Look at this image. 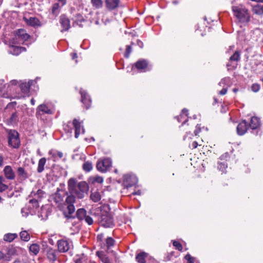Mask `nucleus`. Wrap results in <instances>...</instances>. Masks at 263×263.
Segmentation results:
<instances>
[{
	"instance_id": "f257e3e1",
	"label": "nucleus",
	"mask_w": 263,
	"mask_h": 263,
	"mask_svg": "<svg viewBox=\"0 0 263 263\" xmlns=\"http://www.w3.org/2000/svg\"><path fill=\"white\" fill-rule=\"evenodd\" d=\"M68 196L65 201L63 202L64 210L63 212L65 216L67 218H71V214L75 211V208L73 203L75 202L76 199L74 196V194H72Z\"/></svg>"
},
{
	"instance_id": "f03ea898",
	"label": "nucleus",
	"mask_w": 263,
	"mask_h": 263,
	"mask_svg": "<svg viewBox=\"0 0 263 263\" xmlns=\"http://www.w3.org/2000/svg\"><path fill=\"white\" fill-rule=\"evenodd\" d=\"M232 10L235 15L240 22H248L250 20V15L248 10L246 9L242 5H239L237 6H233Z\"/></svg>"
},
{
	"instance_id": "7ed1b4c3",
	"label": "nucleus",
	"mask_w": 263,
	"mask_h": 263,
	"mask_svg": "<svg viewBox=\"0 0 263 263\" xmlns=\"http://www.w3.org/2000/svg\"><path fill=\"white\" fill-rule=\"evenodd\" d=\"M98 220L100 224L104 228H112L114 226L112 217L110 213L105 211L101 212Z\"/></svg>"
},
{
	"instance_id": "20e7f679",
	"label": "nucleus",
	"mask_w": 263,
	"mask_h": 263,
	"mask_svg": "<svg viewBox=\"0 0 263 263\" xmlns=\"http://www.w3.org/2000/svg\"><path fill=\"white\" fill-rule=\"evenodd\" d=\"M29 37L30 35L27 33L25 30L19 29L14 32V37L12 40V43L14 44H23Z\"/></svg>"
},
{
	"instance_id": "39448f33",
	"label": "nucleus",
	"mask_w": 263,
	"mask_h": 263,
	"mask_svg": "<svg viewBox=\"0 0 263 263\" xmlns=\"http://www.w3.org/2000/svg\"><path fill=\"white\" fill-rule=\"evenodd\" d=\"M88 190L87 183L85 181H81L78 183L77 187L71 194H74L78 198L82 199L88 194Z\"/></svg>"
},
{
	"instance_id": "423d86ee",
	"label": "nucleus",
	"mask_w": 263,
	"mask_h": 263,
	"mask_svg": "<svg viewBox=\"0 0 263 263\" xmlns=\"http://www.w3.org/2000/svg\"><path fill=\"white\" fill-rule=\"evenodd\" d=\"M112 161L110 158L100 159L97 163V170L101 172H106L111 167Z\"/></svg>"
},
{
	"instance_id": "0eeeda50",
	"label": "nucleus",
	"mask_w": 263,
	"mask_h": 263,
	"mask_svg": "<svg viewBox=\"0 0 263 263\" xmlns=\"http://www.w3.org/2000/svg\"><path fill=\"white\" fill-rule=\"evenodd\" d=\"M8 143L9 145L13 148L18 147L20 141L18 137V133L15 130H10L8 132Z\"/></svg>"
},
{
	"instance_id": "6e6552de",
	"label": "nucleus",
	"mask_w": 263,
	"mask_h": 263,
	"mask_svg": "<svg viewBox=\"0 0 263 263\" xmlns=\"http://www.w3.org/2000/svg\"><path fill=\"white\" fill-rule=\"evenodd\" d=\"M72 246V242L68 239H62L57 242L58 251L60 253L67 252Z\"/></svg>"
},
{
	"instance_id": "1a4fd4ad",
	"label": "nucleus",
	"mask_w": 263,
	"mask_h": 263,
	"mask_svg": "<svg viewBox=\"0 0 263 263\" xmlns=\"http://www.w3.org/2000/svg\"><path fill=\"white\" fill-rule=\"evenodd\" d=\"M54 110L49 107L46 104L40 105L36 108V116L37 118L44 114L51 115L53 114Z\"/></svg>"
},
{
	"instance_id": "9d476101",
	"label": "nucleus",
	"mask_w": 263,
	"mask_h": 263,
	"mask_svg": "<svg viewBox=\"0 0 263 263\" xmlns=\"http://www.w3.org/2000/svg\"><path fill=\"white\" fill-rule=\"evenodd\" d=\"M83 122H80L77 119H74L72 121L73 126L75 129L76 138H78L81 134H84L85 130L82 125Z\"/></svg>"
},
{
	"instance_id": "9b49d317",
	"label": "nucleus",
	"mask_w": 263,
	"mask_h": 263,
	"mask_svg": "<svg viewBox=\"0 0 263 263\" xmlns=\"http://www.w3.org/2000/svg\"><path fill=\"white\" fill-rule=\"evenodd\" d=\"M137 182V179L134 175H125L123 177V184L126 188L133 186Z\"/></svg>"
},
{
	"instance_id": "f8f14e48",
	"label": "nucleus",
	"mask_w": 263,
	"mask_h": 263,
	"mask_svg": "<svg viewBox=\"0 0 263 263\" xmlns=\"http://www.w3.org/2000/svg\"><path fill=\"white\" fill-rule=\"evenodd\" d=\"M60 23L63 28L61 30L62 32L67 31L70 28V20L64 14H62L60 16Z\"/></svg>"
},
{
	"instance_id": "ddd939ff",
	"label": "nucleus",
	"mask_w": 263,
	"mask_h": 263,
	"mask_svg": "<svg viewBox=\"0 0 263 263\" xmlns=\"http://www.w3.org/2000/svg\"><path fill=\"white\" fill-rule=\"evenodd\" d=\"M3 172L5 178L8 180H14L15 178V174L10 165H6L4 167Z\"/></svg>"
},
{
	"instance_id": "4468645a",
	"label": "nucleus",
	"mask_w": 263,
	"mask_h": 263,
	"mask_svg": "<svg viewBox=\"0 0 263 263\" xmlns=\"http://www.w3.org/2000/svg\"><path fill=\"white\" fill-rule=\"evenodd\" d=\"M248 129V125L245 120L238 124L237 127V133L240 136L243 135Z\"/></svg>"
},
{
	"instance_id": "2eb2a0df",
	"label": "nucleus",
	"mask_w": 263,
	"mask_h": 263,
	"mask_svg": "<svg viewBox=\"0 0 263 263\" xmlns=\"http://www.w3.org/2000/svg\"><path fill=\"white\" fill-rule=\"evenodd\" d=\"M17 175L20 179L23 180H26L31 175L23 167L21 166L17 168Z\"/></svg>"
},
{
	"instance_id": "dca6fc26",
	"label": "nucleus",
	"mask_w": 263,
	"mask_h": 263,
	"mask_svg": "<svg viewBox=\"0 0 263 263\" xmlns=\"http://www.w3.org/2000/svg\"><path fill=\"white\" fill-rule=\"evenodd\" d=\"M54 201L58 204V206L61 210H64V207L63 205L64 202V196L61 194L60 193H57L53 197Z\"/></svg>"
},
{
	"instance_id": "f3484780",
	"label": "nucleus",
	"mask_w": 263,
	"mask_h": 263,
	"mask_svg": "<svg viewBox=\"0 0 263 263\" xmlns=\"http://www.w3.org/2000/svg\"><path fill=\"white\" fill-rule=\"evenodd\" d=\"M81 95V101L85 105L86 108L88 109L90 106L91 100L89 96L84 90H80Z\"/></svg>"
},
{
	"instance_id": "a211bd4d",
	"label": "nucleus",
	"mask_w": 263,
	"mask_h": 263,
	"mask_svg": "<svg viewBox=\"0 0 263 263\" xmlns=\"http://www.w3.org/2000/svg\"><path fill=\"white\" fill-rule=\"evenodd\" d=\"M106 8L112 10L118 7L120 0H105Z\"/></svg>"
},
{
	"instance_id": "6ab92c4d",
	"label": "nucleus",
	"mask_w": 263,
	"mask_h": 263,
	"mask_svg": "<svg viewBox=\"0 0 263 263\" xmlns=\"http://www.w3.org/2000/svg\"><path fill=\"white\" fill-rule=\"evenodd\" d=\"M46 255L50 261H54L57 259L58 252L52 248H50L48 249Z\"/></svg>"
},
{
	"instance_id": "aec40b11",
	"label": "nucleus",
	"mask_w": 263,
	"mask_h": 263,
	"mask_svg": "<svg viewBox=\"0 0 263 263\" xmlns=\"http://www.w3.org/2000/svg\"><path fill=\"white\" fill-rule=\"evenodd\" d=\"M26 51V48L23 47L12 46L10 47L9 52L13 55H17L23 51Z\"/></svg>"
},
{
	"instance_id": "412c9836",
	"label": "nucleus",
	"mask_w": 263,
	"mask_h": 263,
	"mask_svg": "<svg viewBox=\"0 0 263 263\" xmlns=\"http://www.w3.org/2000/svg\"><path fill=\"white\" fill-rule=\"evenodd\" d=\"M148 65L147 62L145 60H140L135 63V67L139 70H145Z\"/></svg>"
},
{
	"instance_id": "4be33fe9",
	"label": "nucleus",
	"mask_w": 263,
	"mask_h": 263,
	"mask_svg": "<svg viewBox=\"0 0 263 263\" xmlns=\"http://www.w3.org/2000/svg\"><path fill=\"white\" fill-rule=\"evenodd\" d=\"M33 82V81L30 80L28 83H22L20 85V88L22 92L24 94H27L29 92L30 87Z\"/></svg>"
},
{
	"instance_id": "5701e85b",
	"label": "nucleus",
	"mask_w": 263,
	"mask_h": 263,
	"mask_svg": "<svg viewBox=\"0 0 263 263\" xmlns=\"http://www.w3.org/2000/svg\"><path fill=\"white\" fill-rule=\"evenodd\" d=\"M260 126L259 119L256 117H253L250 121V127L252 129H257Z\"/></svg>"
},
{
	"instance_id": "b1692460",
	"label": "nucleus",
	"mask_w": 263,
	"mask_h": 263,
	"mask_svg": "<svg viewBox=\"0 0 263 263\" xmlns=\"http://www.w3.org/2000/svg\"><path fill=\"white\" fill-rule=\"evenodd\" d=\"M46 163V159L44 157L42 158L39 161L37 172L39 173H42L44 170V166Z\"/></svg>"
},
{
	"instance_id": "393cba45",
	"label": "nucleus",
	"mask_w": 263,
	"mask_h": 263,
	"mask_svg": "<svg viewBox=\"0 0 263 263\" xmlns=\"http://www.w3.org/2000/svg\"><path fill=\"white\" fill-rule=\"evenodd\" d=\"M17 237L16 233H7L4 235V240L7 242H11Z\"/></svg>"
},
{
	"instance_id": "a878e982",
	"label": "nucleus",
	"mask_w": 263,
	"mask_h": 263,
	"mask_svg": "<svg viewBox=\"0 0 263 263\" xmlns=\"http://www.w3.org/2000/svg\"><path fill=\"white\" fill-rule=\"evenodd\" d=\"M147 256V254L143 252L137 254L136 259L138 263H145V258Z\"/></svg>"
},
{
	"instance_id": "bb28decb",
	"label": "nucleus",
	"mask_w": 263,
	"mask_h": 263,
	"mask_svg": "<svg viewBox=\"0 0 263 263\" xmlns=\"http://www.w3.org/2000/svg\"><path fill=\"white\" fill-rule=\"evenodd\" d=\"M77 181L74 178H70L68 182V190L71 194L73 191L77 187L76 185Z\"/></svg>"
},
{
	"instance_id": "cd10ccee",
	"label": "nucleus",
	"mask_w": 263,
	"mask_h": 263,
	"mask_svg": "<svg viewBox=\"0 0 263 263\" xmlns=\"http://www.w3.org/2000/svg\"><path fill=\"white\" fill-rule=\"evenodd\" d=\"M252 11L254 13L261 15L263 14V5H256L253 7Z\"/></svg>"
},
{
	"instance_id": "c85d7f7f",
	"label": "nucleus",
	"mask_w": 263,
	"mask_h": 263,
	"mask_svg": "<svg viewBox=\"0 0 263 263\" xmlns=\"http://www.w3.org/2000/svg\"><path fill=\"white\" fill-rule=\"evenodd\" d=\"M60 12V6L58 3H54L51 8V13L53 15L57 16Z\"/></svg>"
},
{
	"instance_id": "c756f323",
	"label": "nucleus",
	"mask_w": 263,
	"mask_h": 263,
	"mask_svg": "<svg viewBox=\"0 0 263 263\" xmlns=\"http://www.w3.org/2000/svg\"><path fill=\"white\" fill-rule=\"evenodd\" d=\"M86 211L84 209H79L77 211V217L79 220H84L87 215Z\"/></svg>"
},
{
	"instance_id": "7c9ffc66",
	"label": "nucleus",
	"mask_w": 263,
	"mask_h": 263,
	"mask_svg": "<svg viewBox=\"0 0 263 263\" xmlns=\"http://www.w3.org/2000/svg\"><path fill=\"white\" fill-rule=\"evenodd\" d=\"M40 250V246L37 243L32 244L29 247V251L33 255H37Z\"/></svg>"
},
{
	"instance_id": "2f4dec72",
	"label": "nucleus",
	"mask_w": 263,
	"mask_h": 263,
	"mask_svg": "<svg viewBox=\"0 0 263 263\" xmlns=\"http://www.w3.org/2000/svg\"><path fill=\"white\" fill-rule=\"evenodd\" d=\"M76 263H88V259L86 255L81 254L78 255L75 260Z\"/></svg>"
},
{
	"instance_id": "473e14b6",
	"label": "nucleus",
	"mask_w": 263,
	"mask_h": 263,
	"mask_svg": "<svg viewBox=\"0 0 263 263\" xmlns=\"http://www.w3.org/2000/svg\"><path fill=\"white\" fill-rule=\"evenodd\" d=\"M103 182V178L101 176H92L89 179V182L91 183H95L96 182L101 183Z\"/></svg>"
},
{
	"instance_id": "72a5a7b5",
	"label": "nucleus",
	"mask_w": 263,
	"mask_h": 263,
	"mask_svg": "<svg viewBox=\"0 0 263 263\" xmlns=\"http://www.w3.org/2000/svg\"><path fill=\"white\" fill-rule=\"evenodd\" d=\"M73 124L72 122L70 121L68 122L66 124L63 125V129L66 133H69L70 134L72 133L73 130Z\"/></svg>"
},
{
	"instance_id": "f704fd0d",
	"label": "nucleus",
	"mask_w": 263,
	"mask_h": 263,
	"mask_svg": "<svg viewBox=\"0 0 263 263\" xmlns=\"http://www.w3.org/2000/svg\"><path fill=\"white\" fill-rule=\"evenodd\" d=\"M97 255L103 263H111L108 257L102 252H97Z\"/></svg>"
},
{
	"instance_id": "c9c22d12",
	"label": "nucleus",
	"mask_w": 263,
	"mask_h": 263,
	"mask_svg": "<svg viewBox=\"0 0 263 263\" xmlns=\"http://www.w3.org/2000/svg\"><path fill=\"white\" fill-rule=\"evenodd\" d=\"M90 197V199L95 202H97L101 199L100 194L97 191L91 193Z\"/></svg>"
},
{
	"instance_id": "e433bc0d",
	"label": "nucleus",
	"mask_w": 263,
	"mask_h": 263,
	"mask_svg": "<svg viewBox=\"0 0 263 263\" xmlns=\"http://www.w3.org/2000/svg\"><path fill=\"white\" fill-rule=\"evenodd\" d=\"M115 240L111 237H108L105 240V244L107 249H109L111 247L115 245Z\"/></svg>"
},
{
	"instance_id": "4c0bfd02",
	"label": "nucleus",
	"mask_w": 263,
	"mask_h": 263,
	"mask_svg": "<svg viewBox=\"0 0 263 263\" xmlns=\"http://www.w3.org/2000/svg\"><path fill=\"white\" fill-rule=\"evenodd\" d=\"M18 120V116L16 112H13L10 119L8 120V124H13L16 123Z\"/></svg>"
},
{
	"instance_id": "58836bf2",
	"label": "nucleus",
	"mask_w": 263,
	"mask_h": 263,
	"mask_svg": "<svg viewBox=\"0 0 263 263\" xmlns=\"http://www.w3.org/2000/svg\"><path fill=\"white\" fill-rule=\"evenodd\" d=\"M83 169L86 172H90L92 169V163L90 161H86L83 164Z\"/></svg>"
},
{
	"instance_id": "ea45409f",
	"label": "nucleus",
	"mask_w": 263,
	"mask_h": 263,
	"mask_svg": "<svg viewBox=\"0 0 263 263\" xmlns=\"http://www.w3.org/2000/svg\"><path fill=\"white\" fill-rule=\"evenodd\" d=\"M49 155H52V157L54 159H55L57 158H61L63 156L62 152L55 151H50L49 152Z\"/></svg>"
},
{
	"instance_id": "a19ab883",
	"label": "nucleus",
	"mask_w": 263,
	"mask_h": 263,
	"mask_svg": "<svg viewBox=\"0 0 263 263\" xmlns=\"http://www.w3.org/2000/svg\"><path fill=\"white\" fill-rule=\"evenodd\" d=\"M91 3L93 7L97 9L101 8L103 6L102 0H91Z\"/></svg>"
},
{
	"instance_id": "79ce46f5",
	"label": "nucleus",
	"mask_w": 263,
	"mask_h": 263,
	"mask_svg": "<svg viewBox=\"0 0 263 263\" xmlns=\"http://www.w3.org/2000/svg\"><path fill=\"white\" fill-rule=\"evenodd\" d=\"M21 239L25 241H28L30 239V235L26 231H22L20 233Z\"/></svg>"
},
{
	"instance_id": "37998d69",
	"label": "nucleus",
	"mask_w": 263,
	"mask_h": 263,
	"mask_svg": "<svg viewBox=\"0 0 263 263\" xmlns=\"http://www.w3.org/2000/svg\"><path fill=\"white\" fill-rule=\"evenodd\" d=\"M240 59V53L238 51H236L234 53L230 58V62H237Z\"/></svg>"
},
{
	"instance_id": "c03bdc74",
	"label": "nucleus",
	"mask_w": 263,
	"mask_h": 263,
	"mask_svg": "<svg viewBox=\"0 0 263 263\" xmlns=\"http://www.w3.org/2000/svg\"><path fill=\"white\" fill-rule=\"evenodd\" d=\"M39 20L35 17H30L28 20V23L32 26H35L38 24Z\"/></svg>"
},
{
	"instance_id": "a18cd8bd",
	"label": "nucleus",
	"mask_w": 263,
	"mask_h": 263,
	"mask_svg": "<svg viewBox=\"0 0 263 263\" xmlns=\"http://www.w3.org/2000/svg\"><path fill=\"white\" fill-rule=\"evenodd\" d=\"M187 112H188V110L187 109H182V113L180 114L179 117H177V120H178V122H181L182 118H183L184 117H186L187 116V115H188Z\"/></svg>"
},
{
	"instance_id": "49530a36",
	"label": "nucleus",
	"mask_w": 263,
	"mask_h": 263,
	"mask_svg": "<svg viewBox=\"0 0 263 263\" xmlns=\"http://www.w3.org/2000/svg\"><path fill=\"white\" fill-rule=\"evenodd\" d=\"M132 49L130 46L127 45L126 47V51L124 53V57L126 58H128L129 57L130 53L132 52Z\"/></svg>"
},
{
	"instance_id": "de8ad7c7",
	"label": "nucleus",
	"mask_w": 263,
	"mask_h": 263,
	"mask_svg": "<svg viewBox=\"0 0 263 263\" xmlns=\"http://www.w3.org/2000/svg\"><path fill=\"white\" fill-rule=\"evenodd\" d=\"M173 244V246L179 251H181L182 250V246L179 242L174 240Z\"/></svg>"
},
{
	"instance_id": "09e8293b",
	"label": "nucleus",
	"mask_w": 263,
	"mask_h": 263,
	"mask_svg": "<svg viewBox=\"0 0 263 263\" xmlns=\"http://www.w3.org/2000/svg\"><path fill=\"white\" fill-rule=\"evenodd\" d=\"M252 90L255 92H258L260 89V85L258 84H253L251 86Z\"/></svg>"
},
{
	"instance_id": "8fccbe9b",
	"label": "nucleus",
	"mask_w": 263,
	"mask_h": 263,
	"mask_svg": "<svg viewBox=\"0 0 263 263\" xmlns=\"http://www.w3.org/2000/svg\"><path fill=\"white\" fill-rule=\"evenodd\" d=\"M84 220L85 221L86 223H87L89 225H91L93 223V220L92 218L88 215H86Z\"/></svg>"
},
{
	"instance_id": "3c124183",
	"label": "nucleus",
	"mask_w": 263,
	"mask_h": 263,
	"mask_svg": "<svg viewBox=\"0 0 263 263\" xmlns=\"http://www.w3.org/2000/svg\"><path fill=\"white\" fill-rule=\"evenodd\" d=\"M185 258L187 261V263H194V259L190 254L186 255Z\"/></svg>"
},
{
	"instance_id": "603ef678",
	"label": "nucleus",
	"mask_w": 263,
	"mask_h": 263,
	"mask_svg": "<svg viewBox=\"0 0 263 263\" xmlns=\"http://www.w3.org/2000/svg\"><path fill=\"white\" fill-rule=\"evenodd\" d=\"M103 238H104V234L103 233L99 234L97 235V239L100 242H101L103 241Z\"/></svg>"
},
{
	"instance_id": "864d4df0",
	"label": "nucleus",
	"mask_w": 263,
	"mask_h": 263,
	"mask_svg": "<svg viewBox=\"0 0 263 263\" xmlns=\"http://www.w3.org/2000/svg\"><path fill=\"white\" fill-rule=\"evenodd\" d=\"M7 189H8V185H7L4 183L0 184V192H2L6 190Z\"/></svg>"
},
{
	"instance_id": "5fc2aeb1",
	"label": "nucleus",
	"mask_w": 263,
	"mask_h": 263,
	"mask_svg": "<svg viewBox=\"0 0 263 263\" xmlns=\"http://www.w3.org/2000/svg\"><path fill=\"white\" fill-rule=\"evenodd\" d=\"M218 167L219 170H221L222 172H223L226 169V165L222 163H219Z\"/></svg>"
},
{
	"instance_id": "6e6d98bb",
	"label": "nucleus",
	"mask_w": 263,
	"mask_h": 263,
	"mask_svg": "<svg viewBox=\"0 0 263 263\" xmlns=\"http://www.w3.org/2000/svg\"><path fill=\"white\" fill-rule=\"evenodd\" d=\"M201 128L200 126L199 125H197L196 127V129L194 131V134L196 136H197L199 133L200 132Z\"/></svg>"
},
{
	"instance_id": "4d7b16f0",
	"label": "nucleus",
	"mask_w": 263,
	"mask_h": 263,
	"mask_svg": "<svg viewBox=\"0 0 263 263\" xmlns=\"http://www.w3.org/2000/svg\"><path fill=\"white\" fill-rule=\"evenodd\" d=\"M227 92V88H223L222 90H221L219 91V94L221 95H224L226 94Z\"/></svg>"
},
{
	"instance_id": "13d9d810",
	"label": "nucleus",
	"mask_w": 263,
	"mask_h": 263,
	"mask_svg": "<svg viewBox=\"0 0 263 263\" xmlns=\"http://www.w3.org/2000/svg\"><path fill=\"white\" fill-rule=\"evenodd\" d=\"M198 143L196 141H194L192 143L191 147L192 148H196L198 146Z\"/></svg>"
},
{
	"instance_id": "bf43d9fd",
	"label": "nucleus",
	"mask_w": 263,
	"mask_h": 263,
	"mask_svg": "<svg viewBox=\"0 0 263 263\" xmlns=\"http://www.w3.org/2000/svg\"><path fill=\"white\" fill-rule=\"evenodd\" d=\"M228 80H229L228 78H224V79L221 80V81L219 82V84L220 85H222L223 84H224L226 83V81H227Z\"/></svg>"
},
{
	"instance_id": "052dcab7",
	"label": "nucleus",
	"mask_w": 263,
	"mask_h": 263,
	"mask_svg": "<svg viewBox=\"0 0 263 263\" xmlns=\"http://www.w3.org/2000/svg\"><path fill=\"white\" fill-rule=\"evenodd\" d=\"M4 162V158L3 156L0 154V167L2 166Z\"/></svg>"
},
{
	"instance_id": "680f3d73",
	"label": "nucleus",
	"mask_w": 263,
	"mask_h": 263,
	"mask_svg": "<svg viewBox=\"0 0 263 263\" xmlns=\"http://www.w3.org/2000/svg\"><path fill=\"white\" fill-rule=\"evenodd\" d=\"M137 44L140 48H142L143 47V43L139 40L137 41Z\"/></svg>"
},
{
	"instance_id": "e2e57ef3",
	"label": "nucleus",
	"mask_w": 263,
	"mask_h": 263,
	"mask_svg": "<svg viewBox=\"0 0 263 263\" xmlns=\"http://www.w3.org/2000/svg\"><path fill=\"white\" fill-rule=\"evenodd\" d=\"M71 55L72 60H74V59H77L78 57L77 54L76 53H72Z\"/></svg>"
},
{
	"instance_id": "0e129e2a",
	"label": "nucleus",
	"mask_w": 263,
	"mask_h": 263,
	"mask_svg": "<svg viewBox=\"0 0 263 263\" xmlns=\"http://www.w3.org/2000/svg\"><path fill=\"white\" fill-rule=\"evenodd\" d=\"M13 254H14V249H9L8 251V255H13Z\"/></svg>"
},
{
	"instance_id": "69168bd1",
	"label": "nucleus",
	"mask_w": 263,
	"mask_h": 263,
	"mask_svg": "<svg viewBox=\"0 0 263 263\" xmlns=\"http://www.w3.org/2000/svg\"><path fill=\"white\" fill-rule=\"evenodd\" d=\"M62 3V6H64L66 4V0H58Z\"/></svg>"
},
{
	"instance_id": "338daca9",
	"label": "nucleus",
	"mask_w": 263,
	"mask_h": 263,
	"mask_svg": "<svg viewBox=\"0 0 263 263\" xmlns=\"http://www.w3.org/2000/svg\"><path fill=\"white\" fill-rule=\"evenodd\" d=\"M5 256H4V255L3 254V253L1 251H0V260L4 258Z\"/></svg>"
},
{
	"instance_id": "774afa93",
	"label": "nucleus",
	"mask_w": 263,
	"mask_h": 263,
	"mask_svg": "<svg viewBox=\"0 0 263 263\" xmlns=\"http://www.w3.org/2000/svg\"><path fill=\"white\" fill-rule=\"evenodd\" d=\"M4 181V178L2 176H0V184L3 183Z\"/></svg>"
}]
</instances>
